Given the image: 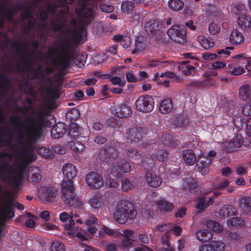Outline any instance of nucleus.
<instances>
[{
    "mask_svg": "<svg viewBox=\"0 0 251 251\" xmlns=\"http://www.w3.org/2000/svg\"><path fill=\"white\" fill-rule=\"evenodd\" d=\"M239 206L244 213L249 214L251 212V197L245 196L240 198Z\"/></svg>",
    "mask_w": 251,
    "mask_h": 251,
    "instance_id": "29",
    "label": "nucleus"
},
{
    "mask_svg": "<svg viewBox=\"0 0 251 251\" xmlns=\"http://www.w3.org/2000/svg\"><path fill=\"white\" fill-rule=\"evenodd\" d=\"M10 41L11 40L8 38L6 33L0 32V49L7 47Z\"/></svg>",
    "mask_w": 251,
    "mask_h": 251,
    "instance_id": "57",
    "label": "nucleus"
},
{
    "mask_svg": "<svg viewBox=\"0 0 251 251\" xmlns=\"http://www.w3.org/2000/svg\"><path fill=\"white\" fill-rule=\"evenodd\" d=\"M80 127L76 124H72L68 128V134L72 138H75L79 136Z\"/></svg>",
    "mask_w": 251,
    "mask_h": 251,
    "instance_id": "43",
    "label": "nucleus"
},
{
    "mask_svg": "<svg viewBox=\"0 0 251 251\" xmlns=\"http://www.w3.org/2000/svg\"><path fill=\"white\" fill-rule=\"evenodd\" d=\"M198 239L202 242H206L212 238L211 233L207 229H201L196 233Z\"/></svg>",
    "mask_w": 251,
    "mask_h": 251,
    "instance_id": "38",
    "label": "nucleus"
},
{
    "mask_svg": "<svg viewBox=\"0 0 251 251\" xmlns=\"http://www.w3.org/2000/svg\"><path fill=\"white\" fill-rule=\"evenodd\" d=\"M237 210L231 205H225L220 209L219 214L222 218H230L227 221L228 225L232 226H241L243 225V221L239 217H232L236 215Z\"/></svg>",
    "mask_w": 251,
    "mask_h": 251,
    "instance_id": "8",
    "label": "nucleus"
},
{
    "mask_svg": "<svg viewBox=\"0 0 251 251\" xmlns=\"http://www.w3.org/2000/svg\"><path fill=\"white\" fill-rule=\"evenodd\" d=\"M0 131L3 133V136L6 137L5 143L6 147H10L12 149L14 148L13 146L11 145V137L10 134H8L7 131L4 130L3 128L0 129Z\"/></svg>",
    "mask_w": 251,
    "mask_h": 251,
    "instance_id": "63",
    "label": "nucleus"
},
{
    "mask_svg": "<svg viewBox=\"0 0 251 251\" xmlns=\"http://www.w3.org/2000/svg\"><path fill=\"white\" fill-rule=\"evenodd\" d=\"M68 147L70 148L74 152H79L84 149V145L77 141H72L68 142L67 144Z\"/></svg>",
    "mask_w": 251,
    "mask_h": 251,
    "instance_id": "44",
    "label": "nucleus"
},
{
    "mask_svg": "<svg viewBox=\"0 0 251 251\" xmlns=\"http://www.w3.org/2000/svg\"><path fill=\"white\" fill-rule=\"evenodd\" d=\"M141 166L145 170L150 171L152 170L155 165V160L150 153H145L141 155Z\"/></svg>",
    "mask_w": 251,
    "mask_h": 251,
    "instance_id": "21",
    "label": "nucleus"
},
{
    "mask_svg": "<svg viewBox=\"0 0 251 251\" xmlns=\"http://www.w3.org/2000/svg\"><path fill=\"white\" fill-rule=\"evenodd\" d=\"M118 147L114 144H105L100 150L97 160L103 164L109 165L115 162L120 156Z\"/></svg>",
    "mask_w": 251,
    "mask_h": 251,
    "instance_id": "5",
    "label": "nucleus"
},
{
    "mask_svg": "<svg viewBox=\"0 0 251 251\" xmlns=\"http://www.w3.org/2000/svg\"><path fill=\"white\" fill-rule=\"evenodd\" d=\"M169 7L173 10L179 11L183 7V2L181 0H173L168 2Z\"/></svg>",
    "mask_w": 251,
    "mask_h": 251,
    "instance_id": "50",
    "label": "nucleus"
},
{
    "mask_svg": "<svg viewBox=\"0 0 251 251\" xmlns=\"http://www.w3.org/2000/svg\"><path fill=\"white\" fill-rule=\"evenodd\" d=\"M51 251H65L63 244L58 241L52 242Z\"/></svg>",
    "mask_w": 251,
    "mask_h": 251,
    "instance_id": "59",
    "label": "nucleus"
},
{
    "mask_svg": "<svg viewBox=\"0 0 251 251\" xmlns=\"http://www.w3.org/2000/svg\"><path fill=\"white\" fill-rule=\"evenodd\" d=\"M75 223L72 220V217H70V220L68 223H67L64 226V229L67 232L74 236L81 239L82 241L86 240L87 238L85 235L80 231H77L79 229L78 226H75Z\"/></svg>",
    "mask_w": 251,
    "mask_h": 251,
    "instance_id": "18",
    "label": "nucleus"
},
{
    "mask_svg": "<svg viewBox=\"0 0 251 251\" xmlns=\"http://www.w3.org/2000/svg\"><path fill=\"white\" fill-rule=\"evenodd\" d=\"M212 159L207 157H200L198 158L195 167L203 176L208 174Z\"/></svg>",
    "mask_w": 251,
    "mask_h": 251,
    "instance_id": "17",
    "label": "nucleus"
},
{
    "mask_svg": "<svg viewBox=\"0 0 251 251\" xmlns=\"http://www.w3.org/2000/svg\"><path fill=\"white\" fill-rule=\"evenodd\" d=\"M126 152L129 158L133 161H138L141 158L142 154L136 148L129 147L126 150Z\"/></svg>",
    "mask_w": 251,
    "mask_h": 251,
    "instance_id": "35",
    "label": "nucleus"
},
{
    "mask_svg": "<svg viewBox=\"0 0 251 251\" xmlns=\"http://www.w3.org/2000/svg\"><path fill=\"white\" fill-rule=\"evenodd\" d=\"M180 65L178 66V68L183 69L182 70L183 73L186 75H194L197 73L196 68L193 66L187 65V64H180Z\"/></svg>",
    "mask_w": 251,
    "mask_h": 251,
    "instance_id": "42",
    "label": "nucleus"
},
{
    "mask_svg": "<svg viewBox=\"0 0 251 251\" xmlns=\"http://www.w3.org/2000/svg\"><path fill=\"white\" fill-rule=\"evenodd\" d=\"M156 204L159 210L161 212H170L172 211L174 208V204L168 201L160 200L156 201Z\"/></svg>",
    "mask_w": 251,
    "mask_h": 251,
    "instance_id": "32",
    "label": "nucleus"
},
{
    "mask_svg": "<svg viewBox=\"0 0 251 251\" xmlns=\"http://www.w3.org/2000/svg\"><path fill=\"white\" fill-rule=\"evenodd\" d=\"M100 10L104 13H111L114 10V7L110 4L101 3L100 5Z\"/></svg>",
    "mask_w": 251,
    "mask_h": 251,
    "instance_id": "64",
    "label": "nucleus"
},
{
    "mask_svg": "<svg viewBox=\"0 0 251 251\" xmlns=\"http://www.w3.org/2000/svg\"><path fill=\"white\" fill-rule=\"evenodd\" d=\"M87 185L92 189H99L103 185V178L97 172H89L85 177Z\"/></svg>",
    "mask_w": 251,
    "mask_h": 251,
    "instance_id": "15",
    "label": "nucleus"
},
{
    "mask_svg": "<svg viewBox=\"0 0 251 251\" xmlns=\"http://www.w3.org/2000/svg\"><path fill=\"white\" fill-rule=\"evenodd\" d=\"M244 142V138L240 134H237L230 142H223L222 147L227 152H232L241 147Z\"/></svg>",
    "mask_w": 251,
    "mask_h": 251,
    "instance_id": "16",
    "label": "nucleus"
},
{
    "mask_svg": "<svg viewBox=\"0 0 251 251\" xmlns=\"http://www.w3.org/2000/svg\"><path fill=\"white\" fill-rule=\"evenodd\" d=\"M72 182H63L61 184L62 199L64 202L69 206L79 207L81 205L79 199L74 194L75 188L72 186Z\"/></svg>",
    "mask_w": 251,
    "mask_h": 251,
    "instance_id": "7",
    "label": "nucleus"
},
{
    "mask_svg": "<svg viewBox=\"0 0 251 251\" xmlns=\"http://www.w3.org/2000/svg\"><path fill=\"white\" fill-rule=\"evenodd\" d=\"M136 109L143 113L151 112L154 108V100L152 96L148 95L140 96L135 101Z\"/></svg>",
    "mask_w": 251,
    "mask_h": 251,
    "instance_id": "13",
    "label": "nucleus"
},
{
    "mask_svg": "<svg viewBox=\"0 0 251 251\" xmlns=\"http://www.w3.org/2000/svg\"><path fill=\"white\" fill-rule=\"evenodd\" d=\"M211 65L212 68L210 70L205 72L204 74V75L205 77L208 78L206 80L209 81V85L212 86L215 83V80H212L210 79V77L212 76H216L218 75L217 70L221 68H224L226 66V64H210Z\"/></svg>",
    "mask_w": 251,
    "mask_h": 251,
    "instance_id": "23",
    "label": "nucleus"
},
{
    "mask_svg": "<svg viewBox=\"0 0 251 251\" xmlns=\"http://www.w3.org/2000/svg\"><path fill=\"white\" fill-rule=\"evenodd\" d=\"M198 40L201 47L206 50L212 48L214 45L213 42L211 41L203 36H199Z\"/></svg>",
    "mask_w": 251,
    "mask_h": 251,
    "instance_id": "47",
    "label": "nucleus"
},
{
    "mask_svg": "<svg viewBox=\"0 0 251 251\" xmlns=\"http://www.w3.org/2000/svg\"><path fill=\"white\" fill-rule=\"evenodd\" d=\"M162 25L156 20H149L145 25L144 29L147 34L156 41L157 43L162 42L164 33L162 31Z\"/></svg>",
    "mask_w": 251,
    "mask_h": 251,
    "instance_id": "9",
    "label": "nucleus"
},
{
    "mask_svg": "<svg viewBox=\"0 0 251 251\" xmlns=\"http://www.w3.org/2000/svg\"><path fill=\"white\" fill-rule=\"evenodd\" d=\"M25 170V166L23 163L18 165L16 169L12 168V166L3 160L0 163V179L11 182L18 187L23 181Z\"/></svg>",
    "mask_w": 251,
    "mask_h": 251,
    "instance_id": "3",
    "label": "nucleus"
},
{
    "mask_svg": "<svg viewBox=\"0 0 251 251\" xmlns=\"http://www.w3.org/2000/svg\"><path fill=\"white\" fill-rule=\"evenodd\" d=\"M244 40L242 34L237 29L233 30L229 37V42L232 45H237Z\"/></svg>",
    "mask_w": 251,
    "mask_h": 251,
    "instance_id": "33",
    "label": "nucleus"
},
{
    "mask_svg": "<svg viewBox=\"0 0 251 251\" xmlns=\"http://www.w3.org/2000/svg\"><path fill=\"white\" fill-rule=\"evenodd\" d=\"M96 0H78L79 6L75 9L76 14L82 18H88L94 15V12L92 8L88 7L92 2L94 8L98 9V5L95 3Z\"/></svg>",
    "mask_w": 251,
    "mask_h": 251,
    "instance_id": "11",
    "label": "nucleus"
},
{
    "mask_svg": "<svg viewBox=\"0 0 251 251\" xmlns=\"http://www.w3.org/2000/svg\"><path fill=\"white\" fill-rule=\"evenodd\" d=\"M24 43L22 41L19 39L14 41L11 44V48L15 54L18 55L24 54Z\"/></svg>",
    "mask_w": 251,
    "mask_h": 251,
    "instance_id": "36",
    "label": "nucleus"
},
{
    "mask_svg": "<svg viewBox=\"0 0 251 251\" xmlns=\"http://www.w3.org/2000/svg\"><path fill=\"white\" fill-rule=\"evenodd\" d=\"M126 68V67L125 66H122L121 67L116 66L114 68H113L109 74L102 75V77H101L104 79H107L110 78L113 74L122 75L124 73V71H123V69Z\"/></svg>",
    "mask_w": 251,
    "mask_h": 251,
    "instance_id": "45",
    "label": "nucleus"
},
{
    "mask_svg": "<svg viewBox=\"0 0 251 251\" xmlns=\"http://www.w3.org/2000/svg\"><path fill=\"white\" fill-rule=\"evenodd\" d=\"M167 34L176 42H183L186 37V28L182 25H174L168 30Z\"/></svg>",
    "mask_w": 251,
    "mask_h": 251,
    "instance_id": "14",
    "label": "nucleus"
},
{
    "mask_svg": "<svg viewBox=\"0 0 251 251\" xmlns=\"http://www.w3.org/2000/svg\"><path fill=\"white\" fill-rule=\"evenodd\" d=\"M28 21L22 27L23 32L25 33H29L34 28L36 23V19L34 17L27 19Z\"/></svg>",
    "mask_w": 251,
    "mask_h": 251,
    "instance_id": "48",
    "label": "nucleus"
},
{
    "mask_svg": "<svg viewBox=\"0 0 251 251\" xmlns=\"http://www.w3.org/2000/svg\"><path fill=\"white\" fill-rule=\"evenodd\" d=\"M62 172L67 181L63 180L62 183L70 181L72 182V186L74 187L73 179L75 177L77 174L75 167L72 164L67 163L63 166Z\"/></svg>",
    "mask_w": 251,
    "mask_h": 251,
    "instance_id": "19",
    "label": "nucleus"
},
{
    "mask_svg": "<svg viewBox=\"0 0 251 251\" xmlns=\"http://www.w3.org/2000/svg\"><path fill=\"white\" fill-rule=\"evenodd\" d=\"M131 165L130 163L125 159L117 161L109 168V176L116 178H121L125 173L130 172Z\"/></svg>",
    "mask_w": 251,
    "mask_h": 251,
    "instance_id": "12",
    "label": "nucleus"
},
{
    "mask_svg": "<svg viewBox=\"0 0 251 251\" xmlns=\"http://www.w3.org/2000/svg\"><path fill=\"white\" fill-rule=\"evenodd\" d=\"M208 30L211 35H216L220 31V26L214 22L211 23L209 25Z\"/></svg>",
    "mask_w": 251,
    "mask_h": 251,
    "instance_id": "60",
    "label": "nucleus"
},
{
    "mask_svg": "<svg viewBox=\"0 0 251 251\" xmlns=\"http://www.w3.org/2000/svg\"><path fill=\"white\" fill-rule=\"evenodd\" d=\"M43 196L46 199L55 198L57 191L55 187L53 186H45L42 189Z\"/></svg>",
    "mask_w": 251,
    "mask_h": 251,
    "instance_id": "39",
    "label": "nucleus"
},
{
    "mask_svg": "<svg viewBox=\"0 0 251 251\" xmlns=\"http://www.w3.org/2000/svg\"><path fill=\"white\" fill-rule=\"evenodd\" d=\"M50 24L52 30L54 32L61 31L64 28V25L61 22L57 23L54 20H51Z\"/></svg>",
    "mask_w": 251,
    "mask_h": 251,
    "instance_id": "61",
    "label": "nucleus"
},
{
    "mask_svg": "<svg viewBox=\"0 0 251 251\" xmlns=\"http://www.w3.org/2000/svg\"><path fill=\"white\" fill-rule=\"evenodd\" d=\"M148 131L144 126H134L128 128L126 133V137L131 143L138 144L147 137Z\"/></svg>",
    "mask_w": 251,
    "mask_h": 251,
    "instance_id": "10",
    "label": "nucleus"
},
{
    "mask_svg": "<svg viewBox=\"0 0 251 251\" xmlns=\"http://www.w3.org/2000/svg\"><path fill=\"white\" fill-rule=\"evenodd\" d=\"M145 177L147 182L151 187H157L162 183L160 176L153 172H147Z\"/></svg>",
    "mask_w": 251,
    "mask_h": 251,
    "instance_id": "24",
    "label": "nucleus"
},
{
    "mask_svg": "<svg viewBox=\"0 0 251 251\" xmlns=\"http://www.w3.org/2000/svg\"><path fill=\"white\" fill-rule=\"evenodd\" d=\"M122 189L123 191L126 192L134 188V186L132 182L128 178H125L121 181Z\"/></svg>",
    "mask_w": 251,
    "mask_h": 251,
    "instance_id": "58",
    "label": "nucleus"
},
{
    "mask_svg": "<svg viewBox=\"0 0 251 251\" xmlns=\"http://www.w3.org/2000/svg\"><path fill=\"white\" fill-rule=\"evenodd\" d=\"M238 25L241 29H249L251 27V18L245 14H242L238 16Z\"/></svg>",
    "mask_w": 251,
    "mask_h": 251,
    "instance_id": "30",
    "label": "nucleus"
},
{
    "mask_svg": "<svg viewBox=\"0 0 251 251\" xmlns=\"http://www.w3.org/2000/svg\"><path fill=\"white\" fill-rule=\"evenodd\" d=\"M7 195L8 198L5 200L2 205V207L0 210V218L2 221L4 222L15 216L14 207L20 210L24 209L23 204L18 202L14 203L13 200H10L11 196L10 192H8Z\"/></svg>",
    "mask_w": 251,
    "mask_h": 251,
    "instance_id": "6",
    "label": "nucleus"
},
{
    "mask_svg": "<svg viewBox=\"0 0 251 251\" xmlns=\"http://www.w3.org/2000/svg\"><path fill=\"white\" fill-rule=\"evenodd\" d=\"M188 124V118L182 114L178 115L174 120V125L177 127H186Z\"/></svg>",
    "mask_w": 251,
    "mask_h": 251,
    "instance_id": "40",
    "label": "nucleus"
},
{
    "mask_svg": "<svg viewBox=\"0 0 251 251\" xmlns=\"http://www.w3.org/2000/svg\"><path fill=\"white\" fill-rule=\"evenodd\" d=\"M211 247H212L214 251H223L225 250L226 244L220 241L212 240L210 242Z\"/></svg>",
    "mask_w": 251,
    "mask_h": 251,
    "instance_id": "51",
    "label": "nucleus"
},
{
    "mask_svg": "<svg viewBox=\"0 0 251 251\" xmlns=\"http://www.w3.org/2000/svg\"><path fill=\"white\" fill-rule=\"evenodd\" d=\"M174 108V104L171 99H166L161 101L159 107V111L162 114L171 112Z\"/></svg>",
    "mask_w": 251,
    "mask_h": 251,
    "instance_id": "26",
    "label": "nucleus"
},
{
    "mask_svg": "<svg viewBox=\"0 0 251 251\" xmlns=\"http://www.w3.org/2000/svg\"><path fill=\"white\" fill-rule=\"evenodd\" d=\"M185 187L192 194H197L198 191V184L196 180L192 176H189L183 178Z\"/></svg>",
    "mask_w": 251,
    "mask_h": 251,
    "instance_id": "25",
    "label": "nucleus"
},
{
    "mask_svg": "<svg viewBox=\"0 0 251 251\" xmlns=\"http://www.w3.org/2000/svg\"><path fill=\"white\" fill-rule=\"evenodd\" d=\"M134 6V2L129 1H125L121 4V11L123 13L129 14L132 11Z\"/></svg>",
    "mask_w": 251,
    "mask_h": 251,
    "instance_id": "49",
    "label": "nucleus"
},
{
    "mask_svg": "<svg viewBox=\"0 0 251 251\" xmlns=\"http://www.w3.org/2000/svg\"><path fill=\"white\" fill-rule=\"evenodd\" d=\"M37 151L39 155L46 159H51L54 157V154L53 151L48 148L41 147L38 149Z\"/></svg>",
    "mask_w": 251,
    "mask_h": 251,
    "instance_id": "41",
    "label": "nucleus"
},
{
    "mask_svg": "<svg viewBox=\"0 0 251 251\" xmlns=\"http://www.w3.org/2000/svg\"><path fill=\"white\" fill-rule=\"evenodd\" d=\"M135 48L132 50V53L135 54L137 51L145 50L148 46V41L144 40L143 37H137L135 40Z\"/></svg>",
    "mask_w": 251,
    "mask_h": 251,
    "instance_id": "34",
    "label": "nucleus"
},
{
    "mask_svg": "<svg viewBox=\"0 0 251 251\" xmlns=\"http://www.w3.org/2000/svg\"><path fill=\"white\" fill-rule=\"evenodd\" d=\"M91 206L95 209L99 208L102 204V201L101 199L99 198L96 195L94 196L89 201Z\"/></svg>",
    "mask_w": 251,
    "mask_h": 251,
    "instance_id": "55",
    "label": "nucleus"
},
{
    "mask_svg": "<svg viewBox=\"0 0 251 251\" xmlns=\"http://www.w3.org/2000/svg\"><path fill=\"white\" fill-rule=\"evenodd\" d=\"M188 87H206L209 86V81L208 80L204 81H192L187 84Z\"/></svg>",
    "mask_w": 251,
    "mask_h": 251,
    "instance_id": "56",
    "label": "nucleus"
},
{
    "mask_svg": "<svg viewBox=\"0 0 251 251\" xmlns=\"http://www.w3.org/2000/svg\"><path fill=\"white\" fill-rule=\"evenodd\" d=\"M136 215L134 204L128 201L122 200L118 202L114 217L117 222L124 224L128 220L134 219Z\"/></svg>",
    "mask_w": 251,
    "mask_h": 251,
    "instance_id": "4",
    "label": "nucleus"
},
{
    "mask_svg": "<svg viewBox=\"0 0 251 251\" xmlns=\"http://www.w3.org/2000/svg\"><path fill=\"white\" fill-rule=\"evenodd\" d=\"M233 11L238 15L244 14L245 11V7L244 4L241 2L236 1L233 3Z\"/></svg>",
    "mask_w": 251,
    "mask_h": 251,
    "instance_id": "53",
    "label": "nucleus"
},
{
    "mask_svg": "<svg viewBox=\"0 0 251 251\" xmlns=\"http://www.w3.org/2000/svg\"><path fill=\"white\" fill-rule=\"evenodd\" d=\"M160 142L166 147H173L176 145L175 138L169 133L163 134L160 138Z\"/></svg>",
    "mask_w": 251,
    "mask_h": 251,
    "instance_id": "31",
    "label": "nucleus"
},
{
    "mask_svg": "<svg viewBox=\"0 0 251 251\" xmlns=\"http://www.w3.org/2000/svg\"><path fill=\"white\" fill-rule=\"evenodd\" d=\"M115 116L121 118H128L131 116L132 111L131 107L126 103H121L114 109Z\"/></svg>",
    "mask_w": 251,
    "mask_h": 251,
    "instance_id": "20",
    "label": "nucleus"
},
{
    "mask_svg": "<svg viewBox=\"0 0 251 251\" xmlns=\"http://www.w3.org/2000/svg\"><path fill=\"white\" fill-rule=\"evenodd\" d=\"M87 30L83 27L74 29L72 32V37L64 39L60 44V49L56 46L49 47L46 56L51 60V63H71L69 61L59 62L70 59L74 54L73 47L83 44L86 40Z\"/></svg>",
    "mask_w": 251,
    "mask_h": 251,
    "instance_id": "2",
    "label": "nucleus"
},
{
    "mask_svg": "<svg viewBox=\"0 0 251 251\" xmlns=\"http://www.w3.org/2000/svg\"><path fill=\"white\" fill-rule=\"evenodd\" d=\"M21 120L17 115H12L10 117V122L18 133L19 138L27 143L40 138L43 129L51 126L52 124L48 119L47 111L43 109L38 110L34 116L26 117L22 123L19 122Z\"/></svg>",
    "mask_w": 251,
    "mask_h": 251,
    "instance_id": "1",
    "label": "nucleus"
},
{
    "mask_svg": "<svg viewBox=\"0 0 251 251\" xmlns=\"http://www.w3.org/2000/svg\"><path fill=\"white\" fill-rule=\"evenodd\" d=\"M206 226L209 230L215 232L219 233L222 230V227L217 222L214 221H208L206 222Z\"/></svg>",
    "mask_w": 251,
    "mask_h": 251,
    "instance_id": "46",
    "label": "nucleus"
},
{
    "mask_svg": "<svg viewBox=\"0 0 251 251\" xmlns=\"http://www.w3.org/2000/svg\"><path fill=\"white\" fill-rule=\"evenodd\" d=\"M66 132V126L64 123L58 122L51 129L52 138L58 139L61 138Z\"/></svg>",
    "mask_w": 251,
    "mask_h": 251,
    "instance_id": "22",
    "label": "nucleus"
},
{
    "mask_svg": "<svg viewBox=\"0 0 251 251\" xmlns=\"http://www.w3.org/2000/svg\"><path fill=\"white\" fill-rule=\"evenodd\" d=\"M182 157L184 162L187 165H193L196 162L195 153L192 150H184L182 152Z\"/></svg>",
    "mask_w": 251,
    "mask_h": 251,
    "instance_id": "27",
    "label": "nucleus"
},
{
    "mask_svg": "<svg viewBox=\"0 0 251 251\" xmlns=\"http://www.w3.org/2000/svg\"><path fill=\"white\" fill-rule=\"evenodd\" d=\"M110 177V178L107 180L106 184L111 188H116L120 185V178H116L113 177Z\"/></svg>",
    "mask_w": 251,
    "mask_h": 251,
    "instance_id": "62",
    "label": "nucleus"
},
{
    "mask_svg": "<svg viewBox=\"0 0 251 251\" xmlns=\"http://www.w3.org/2000/svg\"><path fill=\"white\" fill-rule=\"evenodd\" d=\"M168 155V152L166 149H159L155 153V157L158 161L163 162L165 160Z\"/></svg>",
    "mask_w": 251,
    "mask_h": 251,
    "instance_id": "54",
    "label": "nucleus"
},
{
    "mask_svg": "<svg viewBox=\"0 0 251 251\" xmlns=\"http://www.w3.org/2000/svg\"><path fill=\"white\" fill-rule=\"evenodd\" d=\"M206 205V198L205 197H200L197 199V203L196 205V208L200 212L204 211L207 208Z\"/></svg>",
    "mask_w": 251,
    "mask_h": 251,
    "instance_id": "52",
    "label": "nucleus"
},
{
    "mask_svg": "<svg viewBox=\"0 0 251 251\" xmlns=\"http://www.w3.org/2000/svg\"><path fill=\"white\" fill-rule=\"evenodd\" d=\"M80 116L79 110L76 108H73L69 110L66 113L65 118L71 123L76 120Z\"/></svg>",
    "mask_w": 251,
    "mask_h": 251,
    "instance_id": "37",
    "label": "nucleus"
},
{
    "mask_svg": "<svg viewBox=\"0 0 251 251\" xmlns=\"http://www.w3.org/2000/svg\"><path fill=\"white\" fill-rule=\"evenodd\" d=\"M239 98L248 102H251V88L248 85H243L239 90Z\"/></svg>",
    "mask_w": 251,
    "mask_h": 251,
    "instance_id": "28",
    "label": "nucleus"
}]
</instances>
